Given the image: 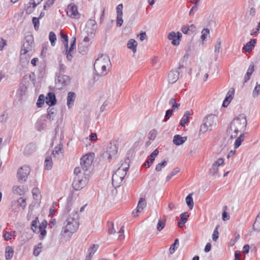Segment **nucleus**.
<instances>
[{
  "label": "nucleus",
  "instance_id": "obj_2",
  "mask_svg": "<svg viewBox=\"0 0 260 260\" xmlns=\"http://www.w3.org/2000/svg\"><path fill=\"white\" fill-rule=\"evenodd\" d=\"M79 227V215L77 211H73L64 222L61 234L65 236L68 234L75 233Z\"/></svg>",
  "mask_w": 260,
  "mask_h": 260
},
{
  "label": "nucleus",
  "instance_id": "obj_50",
  "mask_svg": "<svg viewBox=\"0 0 260 260\" xmlns=\"http://www.w3.org/2000/svg\"><path fill=\"white\" fill-rule=\"evenodd\" d=\"M218 226H216V228L214 229L213 233L212 236V240L214 241H216L219 237V233L218 231Z\"/></svg>",
  "mask_w": 260,
  "mask_h": 260
},
{
  "label": "nucleus",
  "instance_id": "obj_34",
  "mask_svg": "<svg viewBox=\"0 0 260 260\" xmlns=\"http://www.w3.org/2000/svg\"><path fill=\"white\" fill-rule=\"evenodd\" d=\"M36 150V147L34 144L32 143L29 144L26 146L24 149V152L26 154H29L35 151Z\"/></svg>",
  "mask_w": 260,
  "mask_h": 260
},
{
  "label": "nucleus",
  "instance_id": "obj_12",
  "mask_svg": "<svg viewBox=\"0 0 260 260\" xmlns=\"http://www.w3.org/2000/svg\"><path fill=\"white\" fill-rule=\"evenodd\" d=\"M96 27V21L93 19H89L86 23L84 31L88 36H91L95 34Z\"/></svg>",
  "mask_w": 260,
  "mask_h": 260
},
{
  "label": "nucleus",
  "instance_id": "obj_14",
  "mask_svg": "<svg viewBox=\"0 0 260 260\" xmlns=\"http://www.w3.org/2000/svg\"><path fill=\"white\" fill-rule=\"evenodd\" d=\"M67 14L68 16L74 18H78L80 16L77 7L73 3L70 4L68 5Z\"/></svg>",
  "mask_w": 260,
  "mask_h": 260
},
{
  "label": "nucleus",
  "instance_id": "obj_58",
  "mask_svg": "<svg viewBox=\"0 0 260 260\" xmlns=\"http://www.w3.org/2000/svg\"><path fill=\"white\" fill-rule=\"evenodd\" d=\"M41 243H40L39 245H38V247H36L34 249V254L35 255V256H38L39 255V254H40V253L41 252Z\"/></svg>",
  "mask_w": 260,
  "mask_h": 260
},
{
  "label": "nucleus",
  "instance_id": "obj_48",
  "mask_svg": "<svg viewBox=\"0 0 260 260\" xmlns=\"http://www.w3.org/2000/svg\"><path fill=\"white\" fill-rule=\"evenodd\" d=\"M209 34V29L208 28H204L202 31L201 39L203 41H205L207 36Z\"/></svg>",
  "mask_w": 260,
  "mask_h": 260
},
{
  "label": "nucleus",
  "instance_id": "obj_30",
  "mask_svg": "<svg viewBox=\"0 0 260 260\" xmlns=\"http://www.w3.org/2000/svg\"><path fill=\"white\" fill-rule=\"evenodd\" d=\"M12 191L14 194L21 195L24 192L23 186L17 185L14 186L12 188Z\"/></svg>",
  "mask_w": 260,
  "mask_h": 260
},
{
  "label": "nucleus",
  "instance_id": "obj_10",
  "mask_svg": "<svg viewBox=\"0 0 260 260\" xmlns=\"http://www.w3.org/2000/svg\"><path fill=\"white\" fill-rule=\"evenodd\" d=\"M30 171V168L26 165H24L19 168L17 173L18 181L21 183L25 182L27 178V176L29 174Z\"/></svg>",
  "mask_w": 260,
  "mask_h": 260
},
{
  "label": "nucleus",
  "instance_id": "obj_40",
  "mask_svg": "<svg viewBox=\"0 0 260 260\" xmlns=\"http://www.w3.org/2000/svg\"><path fill=\"white\" fill-rule=\"evenodd\" d=\"M38 218L36 217V219L32 221L31 224V229L34 232L36 233L38 232Z\"/></svg>",
  "mask_w": 260,
  "mask_h": 260
},
{
  "label": "nucleus",
  "instance_id": "obj_32",
  "mask_svg": "<svg viewBox=\"0 0 260 260\" xmlns=\"http://www.w3.org/2000/svg\"><path fill=\"white\" fill-rule=\"evenodd\" d=\"M52 167V158L51 156H47L45 160V168L48 170Z\"/></svg>",
  "mask_w": 260,
  "mask_h": 260
},
{
  "label": "nucleus",
  "instance_id": "obj_47",
  "mask_svg": "<svg viewBox=\"0 0 260 260\" xmlns=\"http://www.w3.org/2000/svg\"><path fill=\"white\" fill-rule=\"evenodd\" d=\"M108 232L110 234H114L116 233V230L114 228V224L112 222H108Z\"/></svg>",
  "mask_w": 260,
  "mask_h": 260
},
{
  "label": "nucleus",
  "instance_id": "obj_42",
  "mask_svg": "<svg viewBox=\"0 0 260 260\" xmlns=\"http://www.w3.org/2000/svg\"><path fill=\"white\" fill-rule=\"evenodd\" d=\"M167 165V161L166 160H163L161 162L158 164L155 168V170L157 172L160 171L162 169L165 167Z\"/></svg>",
  "mask_w": 260,
  "mask_h": 260
},
{
  "label": "nucleus",
  "instance_id": "obj_27",
  "mask_svg": "<svg viewBox=\"0 0 260 260\" xmlns=\"http://www.w3.org/2000/svg\"><path fill=\"white\" fill-rule=\"evenodd\" d=\"M254 66L253 62H251L248 69L247 73L244 77V81L245 82H247L248 80L250 79V77L252 75L253 71H254Z\"/></svg>",
  "mask_w": 260,
  "mask_h": 260
},
{
  "label": "nucleus",
  "instance_id": "obj_26",
  "mask_svg": "<svg viewBox=\"0 0 260 260\" xmlns=\"http://www.w3.org/2000/svg\"><path fill=\"white\" fill-rule=\"evenodd\" d=\"M63 146L61 144H58L52 151V154L54 157H58L60 154H62Z\"/></svg>",
  "mask_w": 260,
  "mask_h": 260
},
{
  "label": "nucleus",
  "instance_id": "obj_35",
  "mask_svg": "<svg viewBox=\"0 0 260 260\" xmlns=\"http://www.w3.org/2000/svg\"><path fill=\"white\" fill-rule=\"evenodd\" d=\"M60 35L61 38L62 39V41L64 44V47H65V49H66V51L67 52L68 48V37L67 35L64 34L62 31H61L60 32Z\"/></svg>",
  "mask_w": 260,
  "mask_h": 260
},
{
  "label": "nucleus",
  "instance_id": "obj_43",
  "mask_svg": "<svg viewBox=\"0 0 260 260\" xmlns=\"http://www.w3.org/2000/svg\"><path fill=\"white\" fill-rule=\"evenodd\" d=\"M55 111L56 110L54 108H52L50 109H48L47 118L49 119H53L56 113Z\"/></svg>",
  "mask_w": 260,
  "mask_h": 260
},
{
  "label": "nucleus",
  "instance_id": "obj_8",
  "mask_svg": "<svg viewBox=\"0 0 260 260\" xmlns=\"http://www.w3.org/2000/svg\"><path fill=\"white\" fill-rule=\"evenodd\" d=\"M93 159V155L91 154H87L83 156L81 158V167H76V168L80 169L81 172H82L85 175H89L91 170Z\"/></svg>",
  "mask_w": 260,
  "mask_h": 260
},
{
  "label": "nucleus",
  "instance_id": "obj_21",
  "mask_svg": "<svg viewBox=\"0 0 260 260\" xmlns=\"http://www.w3.org/2000/svg\"><path fill=\"white\" fill-rule=\"evenodd\" d=\"M76 98V94L74 92H69L67 97V105L68 107L71 108L73 105Z\"/></svg>",
  "mask_w": 260,
  "mask_h": 260
},
{
  "label": "nucleus",
  "instance_id": "obj_25",
  "mask_svg": "<svg viewBox=\"0 0 260 260\" xmlns=\"http://www.w3.org/2000/svg\"><path fill=\"white\" fill-rule=\"evenodd\" d=\"M255 43L256 40L255 39H251L244 46L243 49L246 52H250L254 47Z\"/></svg>",
  "mask_w": 260,
  "mask_h": 260
},
{
  "label": "nucleus",
  "instance_id": "obj_59",
  "mask_svg": "<svg viewBox=\"0 0 260 260\" xmlns=\"http://www.w3.org/2000/svg\"><path fill=\"white\" fill-rule=\"evenodd\" d=\"M54 0H48L44 6V9H48L51 6L54 4Z\"/></svg>",
  "mask_w": 260,
  "mask_h": 260
},
{
  "label": "nucleus",
  "instance_id": "obj_13",
  "mask_svg": "<svg viewBox=\"0 0 260 260\" xmlns=\"http://www.w3.org/2000/svg\"><path fill=\"white\" fill-rule=\"evenodd\" d=\"M182 37V34L179 31H171L169 33L167 38L172 40L171 43L174 46H178L180 44V40Z\"/></svg>",
  "mask_w": 260,
  "mask_h": 260
},
{
  "label": "nucleus",
  "instance_id": "obj_56",
  "mask_svg": "<svg viewBox=\"0 0 260 260\" xmlns=\"http://www.w3.org/2000/svg\"><path fill=\"white\" fill-rule=\"evenodd\" d=\"M123 5L122 4H119L116 7V13L117 15H123Z\"/></svg>",
  "mask_w": 260,
  "mask_h": 260
},
{
  "label": "nucleus",
  "instance_id": "obj_63",
  "mask_svg": "<svg viewBox=\"0 0 260 260\" xmlns=\"http://www.w3.org/2000/svg\"><path fill=\"white\" fill-rule=\"evenodd\" d=\"M47 225V222L46 220H43L38 226V229H45Z\"/></svg>",
  "mask_w": 260,
  "mask_h": 260
},
{
  "label": "nucleus",
  "instance_id": "obj_29",
  "mask_svg": "<svg viewBox=\"0 0 260 260\" xmlns=\"http://www.w3.org/2000/svg\"><path fill=\"white\" fill-rule=\"evenodd\" d=\"M14 253L13 249L10 246H7L6 248L5 257L7 259H10L12 258Z\"/></svg>",
  "mask_w": 260,
  "mask_h": 260
},
{
  "label": "nucleus",
  "instance_id": "obj_55",
  "mask_svg": "<svg viewBox=\"0 0 260 260\" xmlns=\"http://www.w3.org/2000/svg\"><path fill=\"white\" fill-rule=\"evenodd\" d=\"M260 94V84H257L254 88L253 91V95L254 96H257Z\"/></svg>",
  "mask_w": 260,
  "mask_h": 260
},
{
  "label": "nucleus",
  "instance_id": "obj_57",
  "mask_svg": "<svg viewBox=\"0 0 260 260\" xmlns=\"http://www.w3.org/2000/svg\"><path fill=\"white\" fill-rule=\"evenodd\" d=\"M173 113V110H168L166 112V115L164 121H167L170 117L172 116Z\"/></svg>",
  "mask_w": 260,
  "mask_h": 260
},
{
  "label": "nucleus",
  "instance_id": "obj_62",
  "mask_svg": "<svg viewBox=\"0 0 260 260\" xmlns=\"http://www.w3.org/2000/svg\"><path fill=\"white\" fill-rule=\"evenodd\" d=\"M3 237L6 241H8L11 239L12 234L11 233L6 232L4 233Z\"/></svg>",
  "mask_w": 260,
  "mask_h": 260
},
{
  "label": "nucleus",
  "instance_id": "obj_11",
  "mask_svg": "<svg viewBox=\"0 0 260 260\" xmlns=\"http://www.w3.org/2000/svg\"><path fill=\"white\" fill-rule=\"evenodd\" d=\"M70 82V78L68 76L59 74L55 79L56 86L58 89H61Z\"/></svg>",
  "mask_w": 260,
  "mask_h": 260
},
{
  "label": "nucleus",
  "instance_id": "obj_46",
  "mask_svg": "<svg viewBox=\"0 0 260 260\" xmlns=\"http://www.w3.org/2000/svg\"><path fill=\"white\" fill-rule=\"evenodd\" d=\"M166 225V220H164L162 221L161 219H159L158 221L157 225V230L158 231H161L165 227Z\"/></svg>",
  "mask_w": 260,
  "mask_h": 260
},
{
  "label": "nucleus",
  "instance_id": "obj_31",
  "mask_svg": "<svg viewBox=\"0 0 260 260\" xmlns=\"http://www.w3.org/2000/svg\"><path fill=\"white\" fill-rule=\"evenodd\" d=\"M245 138V135L242 133L240 135V136L237 137L235 142V148H238L241 144L242 142L244 141Z\"/></svg>",
  "mask_w": 260,
  "mask_h": 260
},
{
  "label": "nucleus",
  "instance_id": "obj_17",
  "mask_svg": "<svg viewBox=\"0 0 260 260\" xmlns=\"http://www.w3.org/2000/svg\"><path fill=\"white\" fill-rule=\"evenodd\" d=\"M99 248V245L96 244H92L88 249L87 254L85 260H91L94 253Z\"/></svg>",
  "mask_w": 260,
  "mask_h": 260
},
{
  "label": "nucleus",
  "instance_id": "obj_54",
  "mask_svg": "<svg viewBox=\"0 0 260 260\" xmlns=\"http://www.w3.org/2000/svg\"><path fill=\"white\" fill-rule=\"evenodd\" d=\"M39 18L36 17H33L32 23L34 25L35 30H37L39 28Z\"/></svg>",
  "mask_w": 260,
  "mask_h": 260
},
{
  "label": "nucleus",
  "instance_id": "obj_37",
  "mask_svg": "<svg viewBox=\"0 0 260 260\" xmlns=\"http://www.w3.org/2000/svg\"><path fill=\"white\" fill-rule=\"evenodd\" d=\"M32 193L33 198L35 200H36L37 201L40 200L41 195L40 191L38 188H34L32 190Z\"/></svg>",
  "mask_w": 260,
  "mask_h": 260
},
{
  "label": "nucleus",
  "instance_id": "obj_16",
  "mask_svg": "<svg viewBox=\"0 0 260 260\" xmlns=\"http://www.w3.org/2000/svg\"><path fill=\"white\" fill-rule=\"evenodd\" d=\"M146 201L145 199L143 198H140L139 199L136 211H133V214L134 215V216H136L135 214H137V213L141 212L143 210V209L146 207ZM136 216H137V215H136Z\"/></svg>",
  "mask_w": 260,
  "mask_h": 260
},
{
  "label": "nucleus",
  "instance_id": "obj_22",
  "mask_svg": "<svg viewBox=\"0 0 260 260\" xmlns=\"http://www.w3.org/2000/svg\"><path fill=\"white\" fill-rule=\"evenodd\" d=\"M43 0H30L29 4L32 5V7H28L26 10L27 13H31L37 5L40 4Z\"/></svg>",
  "mask_w": 260,
  "mask_h": 260
},
{
  "label": "nucleus",
  "instance_id": "obj_15",
  "mask_svg": "<svg viewBox=\"0 0 260 260\" xmlns=\"http://www.w3.org/2000/svg\"><path fill=\"white\" fill-rule=\"evenodd\" d=\"M179 72L177 70H173L168 74V81L170 83H175L179 79Z\"/></svg>",
  "mask_w": 260,
  "mask_h": 260
},
{
  "label": "nucleus",
  "instance_id": "obj_28",
  "mask_svg": "<svg viewBox=\"0 0 260 260\" xmlns=\"http://www.w3.org/2000/svg\"><path fill=\"white\" fill-rule=\"evenodd\" d=\"M127 46L135 53L137 50V42L134 39H131L128 41Z\"/></svg>",
  "mask_w": 260,
  "mask_h": 260
},
{
  "label": "nucleus",
  "instance_id": "obj_4",
  "mask_svg": "<svg viewBox=\"0 0 260 260\" xmlns=\"http://www.w3.org/2000/svg\"><path fill=\"white\" fill-rule=\"evenodd\" d=\"M110 65V60L107 55L102 54L98 57L94 64V69L97 75H106L108 72L107 68Z\"/></svg>",
  "mask_w": 260,
  "mask_h": 260
},
{
  "label": "nucleus",
  "instance_id": "obj_1",
  "mask_svg": "<svg viewBox=\"0 0 260 260\" xmlns=\"http://www.w3.org/2000/svg\"><path fill=\"white\" fill-rule=\"evenodd\" d=\"M247 126V120L244 114L239 115L230 123L227 128V135L230 139L237 138L239 133L244 131Z\"/></svg>",
  "mask_w": 260,
  "mask_h": 260
},
{
  "label": "nucleus",
  "instance_id": "obj_52",
  "mask_svg": "<svg viewBox=\"0 0 260 260\" xmlns=\"http://www.w3.org/2000/svg\"><path fill=\"white\" fill-rule=\"evenodd\" d=\"M157 135V131L155 129H152L148 134V138L150 140H154Z\"/></svg>",
  "mask_w": 260,
  "mask_h": 260
},
{
  "label": "nucleus",
  "instance_id": "obj_19",
  "mask_svg": "<svg viewBox=\"0 0 260 260\" xmlns=\"http://www.w3.org/2000/svg\"><path fill=\"white\" fill-rule=\"evenodd\" d=\"M186 140L187 138L186 137H182L179 135H176L174 136L173 142L175 145L179 146L183 144Z\"/></svg>",
  "mask_w": 260,
  "mask_h": 260
},
{
  "label": "nucleus",
  "instance_id": "obj_41",
  "mask_svg": "<svg viewBox=\"0 0 260 260\" xmlns=\"http://www.w3.org/2000/svg\"><path fill=\"white\" fill-rule=\"evenodd\" d=\"M221 41L220 38H218L216 40V44L214 46V52L215 53H219L221 47Z\"/></svg>",
  "mask_w": 260,
  "mask_h": 260
},
{
  "label": "nucleus",
  "instance_id": "obj_24",
  "mask_svg": "<svg viewBox=\"0 0 260 260\" xmlns=\"http://www.w3.org/2000/svg\"><path fill=\"white\" fill-rule=\"evenodd\" d=\"M159 151L157 149L154 150L150 154L149 158L147 160L145 164V165H147L148 167H149L153 163L155 157L158 155Z\"/></svg>",
  "mask_w": 260,
  "mask_h": 260
},
{
  "label": "nucleus",
  "instance_id": "obj_3",
  "mask_svg": "<svg viewBox=\"0 0 260 260\" xmlns=\"http://www.w3.org/2000/svg\"><path fill=\"white\" fill-rule=\"evenodd\" d=\"M129 162L130 160L128 157L121 160L120 166L112 176V183L114 187H117L119 186L129 169Z\"/></svg>",
  "mask_w": 260,
  "mask_h": 260
},
{
  "label": "nucleus",
  "instance_id": "obj_33",
  "mask_svg": "<svg viewBox=\"0 0 260 260\" xmlns=\"http://www.w3.org/2000/svg\"><path fill=\"white\" fill-rule=\"evenodd\" d=\"M191 196L192 193H190L186 197L185 199L186 204L190 210L193 208L194 205L193 199Z\"/></svg>",
  "mask_w": 260,
  "mask_h": 260
},
{
  "label": "nucleus",
  "instance_id": "obj_64",
  "mask_svg": "<svg viewBox=\"0 0 260 260\" xmlns=\"http://www.w3.org/2000/svg\"><path fill=\"white\" fill-rule=\"evenodd\" d=\"M222 220H224V221L228 220H229L230 219L229 215H228L227 212H225V211H224L222 212Z\"/></svg>",
  "mask_w": 260,
  "mask_h": 260
},
{
  "label": "nucleus",
  "instance_id": "obj_6",
  "mask_svg": "<svg viewBox=\"0 0 260 260\" xmlns=\"http://www.w3.org/2000/svg\"><path fill=\"white\" fill-rule=\"evenodd\" d=\"M118 152V146L116 142H110L107 145L106 150L102 153L101 156L105 160L110 161L116 157Z\"/></svg>",
  "mask_w": 260,
  "mask_h": 260
},
{
  "label": "nucleus",
  "instance_id": "obj_45",
  "mask_svg": "<svg viewBox=\"0 0 260 260\" xmlns=\"http://www.w3.org/2000/svg\"><path fill=\"white\" fill-rule=\"evenodd\" d=\"M17 202L18 203V205L22 209H24L25 208L26 206L25 199H23V198H19L17 200Z\"/></svg>",
  "mask_w": 260,
  "mask_h": 260
},
{
  "label": "nucleus",
  "instance_id": "obj_18",
  "mask_svg": "<svg viewBox=\"0 0 260 260\" xmlns=\"http://www.w3.org/2000/svg\"><path fill=\"white\" fill-rule=\"evenodd\" d=\"M56 101L55 94L52 92H49L46 98V103L50 106H53L56 104Z\"/></svg>",
  "mask_w": 260,
  "mask_h": 260
},
{
  "label": "nucleus",
  "instance_id": "obj_7",
  "mask_svg": "<svg viewBox=\"0 0 260 260\" xmlns=\"http://www.w3.org/2000/svg\"><path fill=\"white\" fill-rule=\"evenodd\" d=\"M217 120V117L215 115H208L203 120V123L201 125L199 133L204 134L208 130H212L216 125Z\"/></svg>",
  "mask_w": 260,
  "mask_h": 260
},
{
  "label": "nucleus",
  "instance_id": "obj_23",
  "mask_svg": "<svg viewBox=\"0 0 260 260\" xmlns=\"http://www.w3.org/2000/svg\"><path fill=\"white\" fill-rule=\"evenodd\" d=\"M191 113L189 111H187L185 112L183 117L181 118L180 122V124L182 126H185V125L189 122Z\"/></svg>",
  "mask_w": 260,
  "mask_h": 260
},
{
  "label": "nucleus",
  "instance_id": "obj_20",
  "mask_svg": "<svg viewBox=\"0 0 260 260\" xmlns=\"http://www.w3.org/2000/svg\"><path fill=\"white\" fill-rule=\"evenodd\" d=\"M189 214L185 212L181 214L180 219L178 221V225L179 228H182L186 222L187 218L189 217Z\"/></svg>",
  "mask_w": 260,
  "mask_h": 260
},
{
  "label": "nucleus",
  "instance_id": "obj_49",
  "mask_svg": "<svg viewBox=\"0 0 260 260\" xmlns=\"http://www.w3.org/2000/svg\"><path fill=\"white\" fill-rule=\"evenodd\" d=\"M44 103V96L41 94L39 96L37 102V105L38 107H41Z\"/></svg>",
  "mask_w": 260,
  "mask_h": 260
},
{
  "label": "nucleus",
  "instance_id": "obj_9",
  "mask_svg": "<svg viewBox=\"0 0 260 260\" xmlns=\"http://www.w3.org/2000/svg\"><path fill=\"white\" fill-rule=\"evenodd\" d=\"M32 42H29L27 40L23 43L20 51L21 59L30 57L32 51Z\"/></svg>",
  "mask_w": 260,
  "mask_h": 260
},
{
  "label": "nucleus",
  "instance_id": "obj_39",
  "mask_svg": "<svg viewBox=\"0 0 260 260\" xmlns=\"http://www.w3.org/2000/svg\"><path fill=\"white\" fill-rule=\"evenodd\" d=\"M49 39L51 42V45L54 46L55 44V41L56 40V37L54 32L50 31L49 32Z\"/></svg>",
  "mask_w": 260,
  "mask_h": 260
},
{
  "label": "nucleus",
  "instance_id": "obj_61",
  "mask_svg": "<svg viewBox=\"0 0 260 260\" xmlns=\"http://www.w3.org/2000/svg\"><path fill=\"white\" fill-rule=\"evenodd\" d=\"M118 233L120 234V235L119 236L118 239L120 240H123L124 238V235L123 234V233H124V226H122L120 228Z\"/></svg>",
  "mask_w": 260,
  "mask_h": 260
},
{
  "label": "nucleus",
  "instance_id": "obj_60",
  "mask_svg": "<svg viewBox=\"0 0 260 260\" xmlns=\"http://www.w3.org/2000/svg\"><path fill=\"white\" fill-rule=\"evenodd\" d=\"M259 29H260V21L258 23L256 28H255V29H253L252 30V31L251 32V36H256L257 34V33L259 32Z\"/></svg>",
  "mask_w": 260,
  "mask_h": 260
},
{
  "label": "nucleus",
  "instance_id": "obj_36",
  "mask_svg": "<svg viewBox=\"0 0 260 260\" xmlns=\"http://www.w3.org/2000/svg\"><path fill=\"white\" fill-rule=\"evenodd\" d=\"M219 166L217 165L216 162H214L212 166V168L210 169V174L211 175H215L217 174L218 168Z\"/></svg>",
  "mask_w": 260,
  "mask_h": 260
},
{
  "label": "nucleus",
  "instance_id": "obj_53",
  "mask_svg": "<svg viewBox=\"0 0 260 260\" xmlns=\"http://www.w3.org/2000/svg\"><path fill=\"white\" fill-rule=\"evenodd\" d=\"M122 15H117L116 24L118 27H120L122 25L123 22L122 19Z\"/></svg>",
  "mask_w": 260,
  "mask_h": 260
},
{
  "label": "nucleus",
  "instance_id": "obj_51",
  "mask_svg": "<svg viewBox=\"0 0 260 260\" xmlns=\"http://www.w3.org/2000/svg\"><path fill=\"white\" fill-rule=\"evenodd\" d=\"M176 245H179V240L178 239H176L175 240L174 243L170 247L169 249L170 253L172 254L174 252L176 249L175 246Z\"/></svg>",
  "mask_w": 260,
  "mask_h": 260
},
{
  "label": "nucleus",
  "instance_id": "obj_38",
  "mask_svg": "<svg viewBox=\"0 0 260 260\" xmlns=\"http://www.w3.org/2000/svg\"><path fill=\"white\" fill-rule=\"evenodd\" d=\"M180 171V169L179 168H176L173 169L171 173L167 176L166 180L167 181H169L174 176L178 173Z\"/></svg>",
  "mask_w": 260,
  "mask_h": 260
},
{
  "label": "nucleus",
  "instance_id": "obj_44",
  "mask_svg": "<svg viewBox=\"0 0 260 260\" xmlns=\"http://www.w3.org/2000/svg\"><path fill=\"white\" fill-rule=\"evenodd\" d=\"M234 93H235V89H234V88H231L229 89L228 92L226 94L225 99H226L228 100L231 101L233 99V96L234 95Z\"/></svg>",
  "mask_w": 260,
  "mask_h": 260
},
{
  "label": "nucleus",
  "instance_id": "obj_5",
  "mask_svg": "<svg viewBox=\"0 0 260 260\" xmlns=\"http://www.w3.org/2000/svg\"><path fill=\"white\" fill-rule=\"evenodd\" d=\"M74 174L75 177L72 183V186L75 190H80L88 182L89 175L83 174L79 168L75 169Z\"/></svg>",
  "mask_w": 260,
  "mask_h": 260
}]
</instances>
